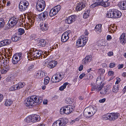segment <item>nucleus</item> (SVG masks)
Returning <instances> with one entry per match:
<instances>
[{"label": "nucleus", "mask_w": 126, "mask_h": 126, "mask_svg": "<svg viewBox=\"0 0 126 126\" xmlns=\"http://www.w3.org/2000/svg\"><path fill=\"white\" fill-rule=\"evenodd\" d=\"M40 26L41 27V29L43 31H46L47 29L48 28L47 23H41Z\"/></svg>", "instance_id": "17"}, {"label": "nucleus", "mask_w": 126, "mask_h": 126, "mask_svg": "<svg viewBox=\"0 0 126 126\" xmlns=\"http://www.w3.org/2000/svg\"><path fill=\"white\" fill-rule=\"evenodd\" d=\"M85 76V74L84 73H83L80 75L79 78L80 79H82L83 78V77H84Z\"/></svg>", "instance_id": "55"}, {"label": "nucleus", "mask_w": 126, "mask_h": 126, "mask_svg": "<svg viewBox=\"0 0 126 126\" xmlns=\"http://www.w3.org/2000/svg\"><path fill=\"white\" fill-rule=\"evenodd\" d=\"M65 102L67 104H71L73 102V99L69 97H67L65 99Z\"/></svg>", "instance_id": "33"}, {"label": "nucleus", "mask_w": 126, "mask_h": 126, "mask_svg": "<svg viewBox=\"0 0 126 126\" xmlns=\"http://www.w3.org/2000/svg\"><path fill=\"white\" fill-rule=\"evenodd\" d=\"M48 13V11H45L40 14H39L38 16V18L42 20L43 19H45L47 17Z\"/></svg>", "instance_id": "12"}, {"label": "nucleus", "mask_w": 126, "mask_h": 126, "mask_svg": "<svg viewBox=\"0 0 126 126\" xmlns=\"http://www.w3.org/2000/svg\"><path fill=\"white\" fill-rule=\"evenodd\" d=\"M99 86H100L99 85H98V86H97L96 85H92L91 88V91H94L95 89H96V91H97V88Z\"/></svg>", "instance_id": "42"}, {"label": "nucleus", "mask_w": 126, "mask_h": 126, "mask_svg": "<svg viewBox=\"0 0 126 126\" xmlns=\"http://www.w3.org/2000/svg\"><path fill=\"white\" fill-rule=\"evenodd\" d=\"M34 65L33 64H32L28 68V70H31L33 68Z\"/></svg>", "instance_id": "53"}, {"label": "nucleus", "mask_w": 126, "mask_h": 126, "mask_svg": "<svg viewBox=\"0 0 126 126\" xmlns=\"http://www.w3.org/2000/svg\"><path fill=\"white\" fill-rule=\"evenodd\" d=\"M102 25L99 24L96 25L95 28V30L96 32L98 31L99 32H101Z\"/></svg>", "instance_id": "25"}, {"label": "nucleus", "mask_w": 126, "mask_h": 126, "mask_svg": "<svg viewBox=\"0 0 126 126\" xmlns=\"http://www.w3.org/2000/svg\"><path fill=\"white\" fill-rule=\"evenodd\" d=\"M3 95L0 94V102L3 100Z\"/></svg>", "instance_id": "57"}, {"label": "nucleus", "mask_w": 126, "mask_h": 126, "mask_svg": "<svg viewBox=\"0 0 126 126\" xmlns=\"http://www.w3.org/2000/svg\"><path fill=\"white\" fill-rule=\"evenodd\" d=\"M92 57V56L91 55H88L85 58L87 60V61L89 62L91 61Z\"/></svg>", "instance_id": "38"}, {"label": "nucleus", "mask_w": 126, "mask_h": 126, "mask_svg": "<svg viewBox=\"0 0 126 126\" xmlns=\"http://www.w3.org/2000/svg\"><path fill=\"white\" fill-rule=\"evenodd\" d=\"M69 33L68 32H65L62 35L61 39V41L63 42L67 41L69 39Z\"/></svg>", "instance_id": "10"}, {"label": "nucleus", "mask_w": 126, "mask_h": 126, "mask_svg": "<svg viewBox=\"0 0 126 126\" xmlns=\"http://www.w3.org/2000/svg\"><path fill=\"white\" fill-rule=\"evenodd\" d=\"M22 54L21 53H17L15 54L13 57L16 59H18V60H20L22 58Z\"/></svg>", "instance_id": "21"}, {"label": "nucleus", "mask_w": 126, "mask_h": 126, "mask_svg": "<svg viewBox=\"0 0 126 126\" xmlns=\"http://www.w3.org/2000/svg\"><path fill=\"white\" fill-rule=\"evenodd\" d=\"M18 31L19 32L18 34H19L20 35H22L25 32L24 30L22 28L19 29H18Z\"/></svg>", "instance_id": "39"}, {"label": "nucleus", "mask_w": 126, "mask_h": 126, "mask_svg": "<svg viewBox=\"0 0 126 126\" xmlns=\"http://www.w3.org/2000/svg\"><path fill=\"white\" fill-rule=\"evenodd\" d=\"M114 72L112 71H109L108 73V74L109 76H112L114 74Z\"/></svg>", "instance_id": "50"}, {"label": "nucleus", "mask_w": 126, "mask_h": 126, "mask_svg": "<svg viewBox=\"0 0 126 126\" xmlns=\"http://www.w3.org/2000/svg\"><path fill=\"white\" fill-rule=\"evenodd\" d=\"M54 63V62H50L47 64V66L50 68L54 67L56 64H55Z\"/></svg>", "instance_id": "31"}, {"label": "nucleus", "mask_w": 126, "mask_h": 126, "mask_svg": "<svg viewBox=\"0 0 126 126\" xmlns=\"http://www.w3.org/2000/svg\"><path fill=\"white\" fill-rule=\"evenodd\" d=\"M103 86V85H102L100 86L97 88V91H99L100 90V93L102 94H105L106 93L107 88V87L105 88Z\"/></svg>", "instance_id": "11"}, {"label": "nucleus", "mask_w": 126, "mask_h": 126, "mask_svg": "<svg viewBox=\"0 0 126 126\" xmlns=\"http://www.w3.org/2000/svg\"><path fill=\"white\" fill-rule=\"evenodd\" d=\"M86 109L90 113V114L92 115H93L95 113L96 111V110L94 108V107L90 106L88 107Z\"/></svg>", "instance_id": "13"}, {"label": "nucleus", "mask_w": 126, "mask_h": 126, "mask_svg": "<svg viewBox=\"0 0 126 126\" xmlns=\"http://www.w3.org/2000/svg\"><path fill=\"white\" fill-rule=\"evenodd\" d=\"M106 100V99L104 98L99 100V101L100 103H103Z\"/></svg>", "instance_id": "60"}, {"label": "nucleus", "mask_w": 126, "mask_h": 126, "mask_svg": "<svg viewBox=\"0 0 126 126\" xmlns=\"http://www.w3.org/2000/svg\"><path fill=\"white\" fill-rule=\"evenodd\" d=\"M49 78L48 77H46L45 79L44 80V84H47L49 82Z\"/></svg>", "instance_id": "37"}, {"label": "nucleus", "mask_w": 126, "mask_h": 126, "mask_svg": "<svg viewBox=\"0 0 126 126\" xmlns=\"http://www.w3.org/2000/svg\"><path fill=\"white\" fill-rule=\"evenodd\" d=\"M21 22L20 17L19 20L18 17H13L11 18L8 21V23H7L6 26L7 28H10L16 25L18 21Z\"/></svg>", "instance_id": "3"}, {"label": "nucleus", "mask_w": 126, "mask_h": 126, "mask_svg": "<svg viewBox=\"0 0 126 126\" xmlns=\"http://www.w3.org/2000/svg\"><path fill=\"white\" fill-rule=\"evenodd\" d=\"M119 116V114L117 113H111L107 114L106 115L104 116L103 118L105 120L108 119L110 121L114 120L118 118V117Z\"/></svg>", "instance_id": "7"}, {"label": "nucleus", "mask_w": 126, "mask_h": 126, "mask_svg": "<svg viewBox=\"0 0 126 126\" xmlns=\"http://www.w3.org/2000/svg\"><path fill=\"white\" fill-rule=\"evenodd\" d=\"M67 119L63 118L56 121L53 124L52 126H64L68 123Z\"/></svg>", "instance_id": "5"}, {"label": "nucleus", "mask_w": 126, "mask_h": 126, "mask_svg": "<svg viewBox=\"0 0 126 126\" xmlns=\"http://www.w3.org/2000/svg\"><path fill=\"white\" fill-rule=\"evenodd\" d=\"M5 24L4 19L2 18H0V29L3 28Z\"/></svg>", "instance_id": "28"}, {"label": "nucleus", "mask_w": 126, "mask_h": 126, "mask_svg": "<svg viewBox=\"0 0 126 126\" xmlns=\"http://www.w3.org/2000/svg\"><path fill=\"white\" fill-rule=\"evenodd\" d=\"M114 10H111L108 11L106 15V16L109 18H113L114 16Z\"/></svg>", "instance_id": "19"}, {"label": "nucleus", "mask_w": 126, "mask_h": 126, "mask_svg": "<svg viewBox=\"0 0 126 126\" xmlns=\"http://www.w3.org/2000/svg\"><path fill=\"white\" fill-rule=\"evenodd\" d=\"M73 109L72 106L70 105L64 106L61 108L60 110V113L62 114L64 113L66 114H69L73 110Z\"/></svg>", "instance_id": "6"}, {"label": "nucleus", "mask_w": 126, "mask_h": 126, "mask_svg": "<svg viewBox=\"0 0 126 126\" xmlns=\"http://www.w3.org/2000/svg\"><path fill=\"white\" fill-rule=\"evenodd\" d=\"M61 80V78L60 79H59L57 81H55L54 80V77H52L51 79V81L52 82L56 83L57 82H59L60 80Z\"/></svg>", "instance_id": "43"}, {"label": "nucleus", "mask_w": 126, "mask_h": 126, "mask_svg": "<svg viewBox=\"0 0 126 126\" xmlns=\"http://www.w3.org/2000/svg\"><path fill=\"white\" fill-rule=\"evenodd\" d=\"M81 40L82 41L83 44H84V45L86 44V43L87 42V41L88 40L87 38L86 37H85V39L82 38L81 39Z\"/></svg>", "instance_id": "46"}, {"label": "nucleus", "mask_w": 126, "mask_h": 126, "mask_svg": "<svg viewBox=\"0 0 126 126\" xmlns=\"http://www.w3.org/2000/svg\"><path fill=\"white\" fill-rule=\"evenodd\" d=\"M121 9L122 10H126V1H123L121 5Z\"/></svg>", "instance_id": "27"}, {"label": "nucleus", "mask_w": 126, "mask_h": 126, "mask_svg": "<svg viewBox=\"0 0 126 126\" xmlns=\"http://www.w3.org/2000/svg\"><path fill=\"white\" fill-rule=\"evenodd\" d=\"M82 61L83 64H86L87 63H88L89 62L88 61H87V60L85 58H84L83 60Z\"/></svg>", "instance_id": "52"}, {"label": "nucleus", "mask_w": 126, "mask_h": 126, "mask_svg": "<svg viewBox=\"0 0 126 126\" xmlns=\"http://www.w3.org/2000/svg\"><path fill=\"white\" fill-rule=\"evenodd\" d=\"M18 84L19 86V88H22L25 85V83L24 82H19Z\"/></svg>", "instance_id": "47"}, {"label": "nucleus", "mask_w": 126, "mask_h": 126, "mask_svg": "<svg viewBox=\"0 0 126 126\" xmlns=\"http://www.w3.org/2000/svg\"><path fill=\"white\" fill-rule=\"evenodd\" d=\"M82 42L81 39H78V40L77 42L76 45L78 46V47H83L84 46V44H83V43H81Z\"/></svg>", "instance_id": "29"}, {"label": "nucleus", "mask_w": 126, "mask_h": 126, "mask_svg": "<svg viewBox=\"0 0 126 126\" xmlns=\"http://www.w3.org/2000/svg\"><path fill=\"white\" fill-rule=\"evenodd\" d=\"M26 101H25V105L27 106H34V105H37V104H39L42 101L41 99H40L37 96L35 95L31 96L30 97L27 98Z\"/></svg>", "instance_id": "1"}, {"label": "nucleus", "mask_w": 126, "mask_h": 126, "mask_svg": "<svg viewBox=\"0 0 126 126\" xmlns=\"http://www.w3.org/2000/svg\"><path fill=\"white\" fill-rule=\"evenodd\" d=\"M120 42L122 45L126 43V34L125 33H123L121 35L120 38Z\"/></svg>", "instance_id": "14"}, {"label": "nucleus", "mask_w": 126, "mask_h": 126, "mask_svg": "<svg viewBox=\"0 0 126 126\" xmlns=\"http://www.w3.org/2000/svg\"><path fill=\"white\" fill-rule=\"evenodd\" d=\"M76 19V16L75 15H71L66 19L65 21L66 23L70 24L74 22Z\"/></svg>", "instance_id": "9"}, {"label": "nucleus", "mask_w": 126, "mask_h": 126, "mask_svg": "<svg viewBox=\"0 0 126 126\" xmlns=\"http://www.w3.org/2000/svg\"><path fill=\"white\" fill-rule=\"evenodd\" d=\"M42 51H39L37 50L36 49L32 48V49L30 50L29 52L28 55V58H30V56L31 57L32 56H33V57L36 58H40V57H41V53Z\"/></svg>", "instance_id": "2"}, {"label": "nucleus", "mask_w": 126, "mask_h": 126, "mask_svg": "<svg viewBox=\"0 0 126 126\" xmlns=\"http://www.w3.org/2000/svg\"><path fill=\"white\" fill-rule=\"evenodd\" d=\"M19 10L21 11H24L27 8L26 7H25L23 5H22L20 3H19Z\"/></svg>", "instance_id": "30"}, {"label": "nucleus", "mask_w": 126, "mask_h": 126, "mask_svg": "<svg viewBox=\"0 0 126 126\" xmlns=\"http://www.w3.org/2000/svg\"><path fill=\"white\" fill-rule=\"evenodd\" d=\"M46 6L45 2L43 0H38L37 2L36 7L37 10L39 12L43 11Z\"/></svg>", "instance_id": "8"}, {"label": "nucleus", "mask_w": 126, "mask_h": 126, "mask_svg": "<svg viewBox=\"0 0 126 126\" xmlns=\"http://www.w3.org/2000/svg\"><path fill=\"white\" fill-rule=\"evenodd\" d=\"M4 42V44L5 46H7L9 45L11 42V41L10 40L6 39L3 40Z\"/></svg>", "instance_id": "36"}, {"label": "nucleus", "mask_w": 126, "mask_h": 126, "mask_svg": "<svg viewBox=\"0 0 126 126\" xmlns=\"http://www.w3.org/2000/svg\"><path fill=\"white\" fill-rule=\"evenodd\" d=\"M12 103L11 100L9 99H7L5 103V105L6 106H10Z\"/></svg>", "instance_id": "35"}, {"label": "nucleus", "mask_w": 126, "mask_h": 126, "mask_svg": "<svg viewBox=\"0 0 126 126\" xmlns=\"http://www.w3.org/2000/svg\"><path fill=\"white\" fill-rule=\"evenodd\" d=\"M14 86V88H15V90H17L19 89V87L18 84L15 85Z\"/></svg>", "instance_id": "59"}, {"label": "nucleus", "mask_w": 126, "mask_h": 126, "mask_svg": "<svg viewBox=\"0 0 126 126\" xmlns=\"http://www.w3.org/2000/svg\"><path fill=\"white\" fill-rule=\"evenodd\" d=\"M85 5L82 2H79L76 8L77 11H79L85 7Z\"/></svg>", "instance_id": "16"}, {"label": "nucleus", "mask_w": 126, "mask_h": 126, "mask_svg": "<svg viewBox=\"0 0 126 126\" xmlns=\"http://www.w3.org/2000/svg\"><path fill=\"white\" fill-rule=\"evenodd\" d=\"M42 73H43L42 72H41V71L39 72L38 73L36 74V77L38 78L40 77H42V76L41 75V74Z\"/></svg>", "instance_id": "45"}, {"label": "nucleus", "mask_w": 126, "mask_h": 126, "mask_svg": "<svg viewBox=\"0 0 126 126\" xmlns=\"http://www.w3.org/2000/svg\"><path fill=\"white\" fill-rule=\"evenodd\" d=\"M83 65H81L79 67V71H81L83 68Z\"/></svg>", "instance_id": "61"}, {"label": "nucleus", "mask_w": 126, "mask_h": 126, "mask_svg": "<svg viewBox=\"0 0 126 126\" xmlns=\"http://www.w3.org/2000/svg\"><path fill=\"white\" fill-rule=\"evenodd\" d=\"M61 6L60 5H58L57 6H55L54 9L56 10V11L58 13L61 9Z\"/></svg>", "instance_id": "41"}, {"label": "nucleus", "mask_w": 126, "mask_h": 126, "mask_svg": "<svg viewBox=\"0 0 126 126\" xmlns=\"http://www.w3.org/2000/svg\"><path fill=\"white\" fill-rule=\"evenodd\" d=\"M18 59H16L14 58V57H13L12 59V62L14 64H16L18 63V62L20 60H18Z\"/></svg>", "instance_id": "40"}, {"label": "nucleus", "mask_w": 126, "mask_h": 126, "mask_svg": "<svg viewBox=\"0 0 126 126\" xmlns=\"http://www.w3.org/2000/svg\"><path fill=\"white\" fill-rule=\"evenodd\" d=\"M11 2L10 1H7L6 5L7 6H9L11 4Z\"/></svg>", "instance_id": "63"}, {"label": "nucleus", "mask_w": 126, "mask_h": 126, "mask_svg": "<svg viewBox=\"0 0 126 126\" xmlns=\"http://www.w3.org/2000/svg\"><path fill=\"white\" fill-rule=\"evenodd\" d=\"M19 3L22 5H23L24 6H25V7H26L27 8L29 4V2L26 0H22Z\"/></svg>", "instance_id": "23"}, {"label": "nucleus", "mask_w": 126, "mask_h": 126, "mask_svg": "<svg viewBox=\"0 0 126 126\" xmlns=\"http://www.w3.org/2000/svg\"><path fill=\"white\" fill-rule=\"evenodd\" d=\"M121 15L120 12L117 10H114V16L113 18H117L120 17Z\"/></svg>", "instance_id": "15"}, {"label": "nucleus", "mask_w": 126, "mask_h": 126, "mask_svg": "<svg viewBox=\"0 0 126 126\" xmlns=\"http://www.w3.org/2000/svg\"><path fill=\"white\" fill-rule=\"evenodd\" d=\"M55 76H57L58 77H60L59 78V79H60L61 78L62 80L63 79V77H62V75L59 73H56V74L55 75Z\"/></svg>", "instance_id": "49"}, {"label": "nucleus", "mask_w": 126, "mask_h": 126, "mask_svg": "<svg viewBox=\"0 0 126 126\" xmlns=\"http://www.w3.org/2000/svg\"><path fill=\"white\" fill-rule=\"evenodd\" d=\"M47 43V42L45 40L42 39L39 41L37 44L38 46H40L42 47H44L46 45Z\"/></svg>", "instance_id": "18"}, {"label": "nucleus", "mask_w": 126, "mask_h": 126, "mask_svg": "<svg viewBox=\"0 0 126 126\" xmlns=\"http://www.w3.org/2000/svg\"><path fill=\"white\" fill-rule=\"evenodd\" d=\"M108 55L109 56H111L113 55V53L112 52H109L108 53Z\"/></svg>", "instance_id": "62"}, {"label": "nucleus", "mask_w": 126, "mask_h": 126, "mask_svg": "<svg viewBox=\"0 0 126 126\" xmlns=\"http://www.w3.org/2000/svg\"><path fill=\"white\" fill-rule=\"evenodd\" d=\"M12 78L10 76L8 77L6 79V81L7 82H10L12 80Z\"/></svg>", "instance_id": "48"}, {"label": "nucleus", "mask_w": 126, "mask_h": 126, "mask_svg": "<svg viewBox=\"0 0 126 126\" xmlns=\"http://www.w3.org/2000/svg\"><path fill=\"white\" fill-rule=\"evenodd\" d=\"M58 12L54 8L50 10L49 13V15L50 16L52 17L55 16Z\"/></svg>", "instance_id": "22"}, {"label": "nucleus", "mask_w": 126, "mask_h": 126, "mask_svg": "<svg viewBox=\"0 0 126 126\" xmlns=\"http://www.w3.org/2000/svg\"><path fill=\"white\" fill-rule=\"evenodd\" d=\"M90 12V11L89 10H88L86 12V11L85 13H84L83 15V17L84 18H88L89 16V14Z\"/></svg>", "instance_id": "34"}, {"label": "nucleus", "mask_w": 126, "mask_h": 126, "mask_svg": "<svg viewBox=\"0 0 126 126\" xmlns=\"http://www.w3.org/2000/svg\"><path fill=\"white\" fill-rule=\"evenodd\" d=\"M100 78L99 77H98L97 78L96 80V84L97 85H100L101 83L100 80Z\"/></svg>", "instance_id": "44"}, {"label": "nucleus", "mask_w": 126, "mask_h": 126, "mask_svg": "<svg viewBox=\"0 0 126 126\" xmlns=\"http://www.w3.org/2000/svg\"><path fill=\"white\" fill-rule=\"evenodd\" d=\"M4 46H5L4 44V42L3 40L0 42V47Z\"/></svg>", "instance_id": "56"}, {"label": "nucleus", "mask_w": 126, "mask_h": 126, "mask_svg": "<svg viewBox=\"0 0 126 126\" xmlns=\"http://www.w3.org/2000/svg\"><path fill=\"white\" fill-rule=\"evenodd\" d=\"M84 116L86 117H90L93 116L92 115L90 114V113L86 108L85 109L83 112Z\"/></svg>", "instance_id": "20"}, {"label": "nucleus", "mask_w": 126, "mask_h": 126, "mask_svg": "<svg viewBox=\"0 0 126 126\" xmlns=\"http://www.w3.org/2000/svg\"><path fill=\"white\" fill-rule=\"evenodd\" d=\"M40 120V116L39 115L34 114L27 117L25 119V121L27 123H30L37 122Z\"/></svg>", "instance_id": "4"}, {"label": "nucleus", "mask_w": 126, "mask_h": 126, "mask_svg": "<svg viewBox=\"0 0 126 126\" xmlns=\"http://www.w3.org/2000/svg\"><path fill=\"white\" fill-rule=\"evenodd\" d=\"M124 66V65L123 64H122L121 65H119L118 66V68L119 69H120L122 68H123V66Z\"/></svg>", "instance_id": "64"}, {"label": "nucleus", "mask_w": 126, "mask_h": 126, "mask_svg": "<svg viewBox=\"0 0 126 126\" xmlns=\"http://www.w3.org/2000/svg\"><path fill=\"white\" fill-rule=\"evenodd\" d=\"M115 66V64L114 63H110L109 65V67L110 68H112Z\"/></svg>", "instance_id": "51"}, {"label": "nucleus", "mask_w": 126, "mask_h": 126, "mask_svg": "<svg viewBox=\"0 0 126 126\" xmlns=\"http://www.w3.org/2000/svg\"><path fill=\"white\" fill-rule=\"evenodd\" d=\"M7 71V70L4 69H3L1 71V74H4L6 73Z\"/></svg>", "instance_id": "54"}, {"label": "nucleus", "mask_w": 126, "mask_h": 126, "mask_svg": "<svg viewBox=\"0 0 126 126\" xmlns=\"http://www.w3.org/2000/svg\"><path fill=\"white\" fill-rule=\"evenodd\" d=\"M112 39V37L110 35H109L107 36V39L108 40H110Z\"/></svg>", "instance_id": "58"}, {"label": "nucleus", "mask_w": 126, "mask_h": 126, "mask_svg": "<svg viewBox=\"0 0 126 126\" xmlns=\"http://www.w3.org/2000/svg\"><path fill=\"white\" fill-rule=\"evenodd\" d=\"M119 85H114L113 87V92L117 93L118 92L119 90Z\"/></svg>", "instance_id": "24"}, {"label": "nucleus", "mask_w": 126, "mask_h": 126, "mask_svg": "<svg viewBox=\"0 0 126 126\" xmlns=\"http://www.w3.org/2000/svg\"><path fill=\"white\" fill-rule=\"evenodd\" d=\"M20 38L18 36L14 35H13L11 38L12 41L14 42H17L20 39Z\"/></svg>", "instance_id": "26"}, {"label": "nucleus", "mask_w": 126, "mask_h": 126, "mask_svg": "<svg viewBox=\"0 0 126 126\" xmlns=\"http://www.w3.org/2000/svg\"><path fill=\"white\" fill-rule=\"evenodd\" d=\"M94 2L93 4L91 5L90 6V8H93L94 7L99 5H100V3H99L97 1V2Z\"/></svg>", "instance_id": "32"}]
</instances>
